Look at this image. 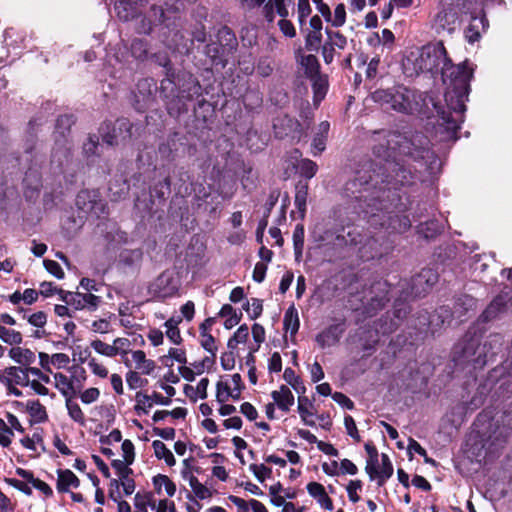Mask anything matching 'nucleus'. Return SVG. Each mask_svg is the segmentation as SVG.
<instances>
[{
	"mask_svg": "<svg viewBox=\"0 0 512 512\" xmlns=\"http://www.w3.org/2000/svg\"><path fill=\"white\" fill-rule=\"evenodd\" d=\"M512 306V289L505 286L501 292L496 295L487 305L485 310L479 316V321L483 323L494 321L507 313Z\"/></svg>",
	"mask_w": 512,
	"mask_h": 512,
	"instance_id": "nucleus-6",
	"label": "nucleus"
},
{
	"mask_svg": "<svg viewBox=\"0 0 512 512\" xmlns=\"http://www.w3.org/2000/svg\"><path fill=\"white\" fill-rule=\"evenodd\" d=\"M216 398L218 402L224 403L229 399L231 386L227 382L219 381L216 385Z\"/></svg>",
	"mask_w": 512,
	"mask_h": 512,
	"instance_id": "nucleus-57",
	"label": "nucleus"
},
{
	"mask_svg": "<svg viewBox=\"0 0 512 512\" xmlns=\"http://www.w3.org/2000/svg\"><path fill=\"white\" fill-rule=\"evenodd\" d=\"M399 151L409 157L419 166L417 172H426L428 175H436L440 172L441 161L430 149L429 139L421 132L405 135L398 142Z\"/></svg>",
	"mask_w": 512,
	"mask_h": 512,
	"instance_id": "nucleus-4",
	"label": "nucleus"
},
{
	"mask_svg": "<svg viewBox=\"0 0 512 512\" xmlns=\"http://www.w3.org/2000/svg\"><path fill=\"white\" fill-rule=\"evenodd\" d=\"M283 324L286 332H290L291 335H295L298 332L300 321L294 306L289 307L285 312Z\"/></svg>",
	"mask_w": 512,
	"mask_h": 512,
	"instance_id": "nucleus-31",
	"label": "nucleus"
},
{
	"mask_svg": "<svg viewBox=\"0 0 512 512\" xmlns=\"http://www.w3.org/2000/svg\"><path fill=\"white\" fill-rule=\"evenodd\" d=\"M154 454L158 459H163L168 466H174L176 463L173 453L160 441L155 440L152 443Z\"/></svg>",
	"mask_w": 512,
	"mask_h": 512,
	"instance_id": "nucleus-34",
	"label": "nucleus"
},
{
	"mask_svg": "<svg viewBox=\"0 0 512 512\" xmlns=\"http://www.w3.org/2000/svg\"><path fill=\"white\" fill-rule=\"evenodd\" d=\"M474 305V300L473 298H471L470 296H463L462 298H459L457 303L455 304V311L453 313L450 312V310L443 306V307H440L437 311H436V314L432 316V319L430 321V323L432 325H438L439 323L436 322L437 320H440L441 324H450L451 323V320L452 318L456 317V318H461V316L463 315V311H467L468 309L472 308Z\"/></svg>",
	"mask_w": 512,
	"mask_h": 512,
	"instance_id": "nucleus-10",
	"label": "nucleus"
},
{
	"mask_svg": "<svg viewBox=\"0 0 512 512\" xmlns=\"http://www.w3.org/2000/svg\"><path fill=\"white\" fill-rule=\"evenodd\" d=\"M5 377V385H19V386H28L29 385V377L26 374L25 368L21 366H11L7 367L4 370Z\"/></svg>",
	"mask_w": 512,
	"mask_h": 512,
	"instance_id": "nucleus-21",
	"label": "nucleus"
},
{
	"mask_svg": "<svg viewBox=\"0 0 512 512\" xmlns=\"http://www.w3.org/2000/svg\"><path fill=\"white\" fill-rule=\"evenodd\" d=\"M244 309L250 313L252 319H255L262 313V302L257 298H252L251 302L248 301L244 306Z\"/></svg>",
	"mask_w": 512,
	"mask_h": 512,
	"instance_id": "nucleus-55",
	"label": "nucleus"
},
{
	"mask_svg": "<svg viewBox=\"0 0 512 512\" xmlns=\"http://www.w3.org/2000/svg\"><path fill=\"white\" fill-rule=\"evenodd\" d=\"M250 470L260 482H263L271 473V469L264 464H251Z\"/></svg>",
	"mask_w": 512,
	"mask_h": 512,
	"instance_id": "nucleus-59",
	"label": "nucleus"
},
{
	"mask_svg": "<svg viewBox=\"0 0 512 512\" xmlns=\"http://www.w3.org/2000/svg\"><path fill=\"white\" fill-rule=\"evenodd\" d=\"M182 322V317H171L164 323L166 329L165 334L167 338L175 345H179L182 342V337L178 325Z\"/></svg>",
	"mask_w": 512,
	"mask_h": 512,
	"instance_id": "nucleus-29",
	"label": "nucleus"
},
{
	"mask_svg": "<svg viewBox=\"0 0 512 512\" xmlns=\"http://www.w3.org/2000/svg\"><path fill=\"white\" fill-rule=\"evenodd\" d=\"M271 396L278 408L284 412L289 411L294 405V395L285 385H282L279 390L273 391Z\"/></svg>",
	"mask_w": 512,
	"mask_h": 512,
	"instance_id": "nucleus-24",
	"label": "nucleus"
},
{
	"mask_svg": "<svg viewBox=\"0 0 512 512\" xmlns=\"http://www.w3.org/2000/svg\"><path fill=\"white\" fill-rule=\"evenodd\" d=\"M178 288L179 283L174 274L165 271L149 285V293L154 297L164 299L175 295Z\"/></svg>",
	"mask_w": 512,
	"mask_h": 512,
	"instance_id": "nucleus-7",
	"label": "nucleus"
},
{
	"mask_svg": "<svg viewBox=\"0 0 512 512\" xmlns=\"http://www.w3.org/2000/svg\"><path fill=\"white\" fill-rule=\"evenodd\" d=\"M5 482L16 488L17 490L23 492L25 495H32V488L28 485V483L26 482H23V481H20L18 479H15V478H5Z\"/></svg>",
	"mask_w": 512,
	"mask_h": 512,
	"instance_id": "nucleus-61",
	"label": "nucleus"
},
{
	"mask_svg": "<svg viewBox=\"0 0 512 512\" xmlns=\"http://www.w3.org/2000/svg\"><path fill=\"white\" fill-rule=\"evenodd\" d=\"M137 404L135 405V411L138 415L147 414L148 409L152 407L153 403L160 405H169L171 399L164 397L160 393L154 392L152 395H147L142 392H137L135 395Z\"/></svg>",
	"mask_w": 512,
	"mask_h": 512,
	"instance_id": "nucleus-15",
	"label": "nucleus"
},
{
	"mask_svg": "<svg viewBox=\"0 0 512 512\" xmlns=\"http://www.w3.org/2000/svg\"><path fill=\"white\" fill-rule=\"evenodd\" d=\"M100 396V391L98 388H94V387H91V388H88L86 390H84L81 394H80V399L81 401L84 403V404H91L95 401H97V399L99 398Z\"/></svg>",
	"mask_w": 512,
	"mask_h": 512,
	"instance_id": "nucleus-60",
	"label": "nucleus"
},
{
	"mask_svg": "<svg viewBox=\"0 0 512 512\" xmlns=\"http://www.w3.org/2000/svg\"><path fill=\"white\" fill-rule=\"evenodd\" d=\"M132 125L127 119H120L116 121L112 134H107L103 137V141L108 145H117L119 141L126 140L131 137Z\"/></svg>",
	"mask_w": 512,
	"mask_h": 512,
	"instance_id": "nucleus-18",
	"label": "nucleus"
},
{
	"mask_svg": "<svg viewBox=\"0 0 512 512\" xmlns=\"http://www.w3.org/2000/svg\"><path fill=\"white\" fill-rule=\"evenodd\" d=\"M90 346L100 355L114 357L113 344H107L99 339L93 340Z\"/></svg>",
	"mask_w": 512,
	"mask_h": 512,
	"instance_id": "nucleus-45",
	"label": "nucleus"
},
{
	"mask_svg": "<svg viewBox=\"0 0 512 512\" xmlns=\"http://www.w3.org/2000/svg\"><path fill=\"white\" fill-rule=\"evenodd\" d=\"M329 130L330 124L328 121L319 123L311 144L314 156L321 154L325 150Z\"/></svg>",
	"mask_w": 512,
	"mask_h": 512,
	"instance_id": "nucleus-22",
	"label": "nucleus"
},
{
	"mask_svg": "<svg viewBox=\"0 0 512 512\" xmlns=\"http://www.w3.org/2000/svg\"><path fill=\"white\" fill-rule=\"evenodd\" d=\"M293 6L292 0H268L263 6V16L268 22H273L276 16L280 19L288 17Z\"/></svg>",
	"mask_w": 512,
	"mask_h": 512,
	"instance_id": "nucleus-14",
	"label": "nucleus"
},
{
	"mask_svg": "<svg viewBox=\"0 0 512 512\" xmlns=\"http://www.w3.org/2000/svg\"><path fill=\"white\" fill-rule=\"evenodd\" d=\"M288 17L281 18L278 21V27L284 36L293 38L296 36V29L293 23L287 19Z\"/></svg>",
	"mask_w": 512,
	"mask_h": 512,
	"instance_id": "nucleus-54",
	"label": "nucleus"
},
{
	"mask_svg": "<svg viewBox=\"0 0 512 512\" xmlns=\"http://www.w3.org/2000/svg\"><path fill=\"white\" fill-rule=\"evenodd\" d=\"M438 281V274L433 269H423L412 279V292L415 296L426 294Z\"/></svg>",
	"mask_w": 512,
	"mask_h": 512,
	"instance_id": "nucleus-12",
	"label": "nucleus"
},
{
	"mask_svg": "<svg viewBox=\"0 0 512 512\" xmlns=\"http://www.w3.org/2000/svg\"><path fill=\"white\" fill-rule=\"evenodd\" d=\"M153 485L158 494L161 493L162 487L165 488L166 494L173 497L176 493V485L166 475L158 474L153 477Z\"/></svg>",
	"mask_w": 512,
	"mask_h": 512,
	"instance_id": "nucleus-35",
	"label": "nucleus"
},
{
	"mask_svg": "<svg viewBox=\"0 0 512 512\" xmlns=\"http://www.w3.org/2000/svg\"><path fill=\"white\" fill-rule=\"evenodd\" d=\"M327 41L338 49H344L347 45V38L340 32L326 31Z\"/></svg>",
	"mask_w": 512,
	"mask_h": 512,
	"instance_id": "nucleus-46",
	"label": "nucleus"
},
{
	"mask_svg": "<svg viewBox=\"0 0 512 512\" xmlns=\"http://www.w3.org/2000/svg\"><path fill=\"white\" fill-rule=\"evenodd\" d=\"M129 465L130 464H127L124 460L116 459L112 461V467L116 470L117 475L121 480L130 477L132 474V469L129 468Z\"/></svg>",
	"mask_w": 512,
	"mask_h": 512,
	"instance_id": "nucleus-48",
	"label": "nucleus"
},
{
	"mask_svg": "<svg viewBox=\"0 0 512 512\" xmlns=\"http://www.w3.org/2000/svg\"><path fill=\"white\" fill-rule=\"evenodd\" d=\"M344 330L340 325H331L316 336L321 348L331 347L338 343Z\"/></svg>",
	"mask_w": 512,
	"mask_h": 512,
	"instance_id": "nucleus-19",
	"label": "nucleus"
},
{
	"mask_svg": "<svg viewBox=\"0 0 512 512\" xmlns=\"http://www.w3.org/2000/svg\"><path fill=\"white\" fill-rule=\"evenodd\" d=\"M201 337V346L212 355V357H215L217 352V345L215 343V338L209 334H203L200 335Z\"/></svg>",
	"mask_w": 512,
	"mask_h": 512,
	"instance_id": "nucleus-52",
	"label": "nucleus"
},
{
	"mask_svg": "<svg viewBox=\"0 0 512 512\" xmlns=\"http://www.w3.org/2000/svg\"><path fill=\"white\" fill-rule=\"evenodd\" d=\"M311 401L306 396L298 397V412L302 421L308 426H314L313 413L309 410L312 407Z\"/></svg>",
	"mask_w": 512,
	"mask_h": 512,
	"instance_id": "nucleus-33",
	"label": "nucleus"
},
{
	"mask_svg": "<svg viewBox=\"0 0 512 512\" xmlns=\"http://www.w3.org/2000/svg\"><path fill=\"white\" fill-rule=\"evenodd\" d=\"M70 156V146L67 145V142L57 143L52 152V162L59 167H63L69 162Z\"/></svg>",
	"mask_w": 512,
	"mask_h": 512,
	"instance_id": "nucleus-30",
	"label": "nucleus"
},
{
	"mask_svg": "<svg viewBox=\"0 0 512 512\" xmlns=\"http://www.w3.org/2000/svg\"><path fill=\"white\" fill-rule=\"evenodd\" d=\"M348 237L350 238L346 242L358 246V251L362 258L370 259L374 258L378 254L379 243L374 237H368L361 235L356 228L348 231Z\"/></svg>",
	"mask_w": 512,
	"mask_h": 512,
	"instance_id": "nucleus-9",
	"label": "nucleus"
},
{
	"mask_svg": "<svg viewBox=\"0 0 512 512\" xmlns=\"http://www.w3.org/2000/svg\"><path fill=\"white\" fill-rule=\"evenodd\" d=\"M208 385H209V380L208 378H202L196 388H193L192 386H189V385H186L185 387V393L187 395L188 394V391H192L197 397L201 398V399H205L207 398V388H208Z\"/></svg>",
	"mask_w": 512,
	"mask_h": 512,
	"instance_id": "nucleus-47",
	"label": "nucleus"
},
{
	"mask_svg": "<svg viewBox=\"0 0 512 512\" xmlns=\"http://www.w3.org/2000/svg\"><path fill=\"white\" fill-rule=\"evenodd\" d=\"M18 312L23 315V319H26L31 326L36 328L32 336L35 338L43 337L45 333L43 328L47 323V314L43 311L27 314V311L23 308H19Z\"/></svg>",
	"mask_w": 512,
	"mask_h": 512,
	"instance_id": "nucleus-20",
	"label": "nucleus"
},
{
	"mask_svg": "<svg viewBox=\"0 0 512 512\" xmlns=\"http://www.w3.org/2000/svg\"><path fill=\"white\" fill-rule=\"evenodd\" d=\"M115 10L120 19L128 21L138 14L136 7L132 6L128 0H119L115 5Z\"/></svg>",
	"mask_w": 512,
	"mask_h": 512,
	"instance_id": "nucleus-36",
	"label": "nucleus"
},
{
	"mask_svg": "<svg viewBox=\"0 0 512 512\" xmlns=\"http://www.w3.org/2000/svg\"><path fill=\"white\" fill-rule=\"evenodd\" d=\"M385 170L393 173V175L389 174L382 179V183H386L387 186H391L389 189H396L398 185L411 184L413 183V179L416 177L410 171L396 163L387 162Z\"/></svg>",
	"mask_w": 512,
	"mask_h": 512,
	"instance_id": "nucleus-11",
	"label": "nucleus"
},
{
	"mask_svg": "<svg viewBox=\"0 0 512 512\" xmlns=\"http://www.w3.org/2000/svg\"><path fill=\"white\" fill-rule=\"evenodd\" d=\"M346 21V8L343 3H339L335 8L334 12H331V19L329 22L334 27H341Z\"/></svg>",
	"mask_w": 512,
	"mask_h": 512,
	"instance_id": "nucleus-42",
	"label": "nucleus"
},
{
	"mask_svg": "<svg viewBox=\"0 0 512 512\" xmlns=\"http://www.w3.org/2000/svg\"><path fill=\"white\" fill-rule=\"evenodd\" d=\"M53 379L55 388L65 397V399L75 396L76 389L72 379L60 372L54 373Z\"/></svg>",
	"mask_w": 512,
	"mask_h": 512,
	"instance_id": "nucleus-26",
	"label": "nucleus"
},
{
	"mask_svg": "<svg viewBox=\"0 0 512 512\" xmlns=\"http://www.w3.org/2000/svg\"><path fill=\"white\" fill-rule=\"evenodd\" d=\"M126 382L131 390L142 388L146 385L147 380L143 379L137 371H129L126 374Z\"/></svg>",
	"mask_w": 512,
	"mask_h": 512,
	"instance_id": "nucleus-44",
	"label": "nucleus"
},
{
	"mask_svg": "<svg viewBox=\"0 0 512 512\" xmlns=\"http://www.w3.org/2000/svg\"><path fill=\"white\" fill-rule=\"evenodd\" d=\"M307 491L311 497H313L317 503L326 510L333 509V502L325 491L322 484L318 482H310L307 485Z\"/></svg>",
	"mask_w": 512,
	"mask_h": 512,
	"instance_id": "nucleus-23",
	"label": "nucleus"
},
{
	"mask_svg": "<svg viewBox=\"0 0 512 512\" xmlns=\"http://www.w3.org/2000/svg\"><path fill=\"white\" fill-rule=\"evenodd\" d=\"M317 170V164L310 159H304L300 163L301 175L308 179L312 178L316 174Z\"/></svg>",
	"mask_w": 512,
	"mask_h": 512,
	"instance_id": "nucleus-49",
	"label": "nucleus"
},
{
	"mask_svg": "<svg viewBox=\"0 0 512 512\" xmlns=\"http://www.w3.org/2000/svg\"><path fill=\"white\" fill-rule=\"evenodd\" d=\"M132 359L135 362V368L142 374L150 375L155 369V362L151 359H147L142 350L133 351Z\"/></svg>",
	"mask_w": 512,
	"mask_h": 512,
	"instance_id": "nucleus-28",
	"label": "nucleus"
},
{
	"mask_svg": "<svg viewBox=\"0 0 512 512\" xmlns=\"http://www.w3.org/2000/svg\"><path fill=\"white\" fill-rule=\"evenodd\" d=\"M0 340L8 345L15 347L23 342V336L17 330L7 328L4 325H0Z\"/></svg>",
	"mask_w": 512,
	"mask_h": 512,
	"instance_id": "nucleus-32",
	"label": "nucleus"
},
{
	"mask_svg": "<svg viewBox=\"0 0 512 512\" xmlns=\"http://www.w3.org/2000/svg\"><path fill=\"white\" fill-rule=\"evenodd\" d=\"M27 409L38 422H43L48 418L45 407L38 400L28 401Z\"/></svg>",
	"mask_w": 512,
	"mask_h": 512,
	"instance_id": "nucleus-40",
	"label": "nucleus"
},
{
	"mask_svg": "<svg viewBox=\"0 0 512 512\" xmlns=\"http://www.w3.org/2000/svg\"><path fill=\"white\" fill-rule=\"evenodd\" d=\"M219 34L225 35L228 43L226 45L219 43H211L206 46L205 50L206 55L209 56L213 63L216 64L223 62L224 54L233 48V45L236 41L235 36L231 33V31L228 28L221 29Z\"/></svg>",
	"mask_w": 512,
	"mask_h": 512,
	"instance_id": "nucleus-13",
	"label": "nucleus"
},
{
	"mask_svg": "<svg viewBox=\"0 0 512 512\" xmlns=\"http://www.w3.org/2000/svg\"><path fill=\"white\" fill-rule=\"evenodd\" d=\"M79 484V479L71 470L58 471L57 490L59 492H68L71 487L77 488Z\"/></svg>",
	"mask_w": 512,
	"mask_h": 512,
	"instance_id": "nucleus-27",
	"label": "nucleus"
},
{
	"mask_svg": "<svg viewBox=\"0 0 512 512\" xmlns=\"http://www.w3.org/2000/svg\"><path fill=\"white\" fill-rule=\"evenodd\" d=\"M44 267L45 269L50 273L52 274L53 276H55L57 279H63L65 274H64V271L62 270L61 266L59 265V263H57L56 261L54 260H44Z\"/></svg>",
	"mask_w": 512,
	"mask_h": 512,
	"instance_id": "nucleus-56",
	"label": "nucleus"
},
{
	"mask_svg": "<svg viewBox=\"0 0 512 512\" xmlns=\"http://www.w3.org/2000/svg\"><path fill=\"white\" fill-rule=\"evenodd\" d=\"M403 69L408 76L419 73L441 74L443 84L446 86L445 106L435 98L429 101L442 120L440 125H446L444 137L456 139L460 124L464 121L465 101L469 94L472 69L466 64L453 65L442 42L428 43L411 51L403 60Z\"/></svg>",
	"mask_w": 512,
	"mask_h": 512,
	"instance_id": "nucleus-1",
	"label": "nucleus"
},
{
	"mask_svg": "<svg viewBox=\"0 0 512 512\" xmlns=\"http://www.w3.org/2000/svg\"><path fill=\"white\" fill-rule=\"evenodd\" d=\"M73 397L66 398V408L68 411V415L75 422L84 425L85 424V416L81 409V407L72 400Z\"/></svg>",
	"mask_w": 512,
	"mask_h": 512,
	"instance_id": "nucleus-37",
	"label": "nucleus"
},
{
	"mask_svg": "<svg viewBox=\"0 0 512 512\" xmlns=\"http://www.w3.org/2000/svg\"><path fill=\"white\" fill-rule=\"evenodd\" d=\"M371 97L374 102L379 103L386 109H392L403 114H421L427 118L436 117L435 133L439 135L441 141L450 140L444 137L446 125H440L442 120L429 101L434 98L433 96L398 85L388 89H377Z\"/></svg>",
	"mask_w": 512,
	"mask_h": 512,
	"instance_id": "nucleus-2",
	"label": "nucleus"
},
{
	"mask_svg": "<svg viewBox=\"0 0 512 512\" xmlns=\"http://www.w3.org/2000/svg\"><path fill=\"white\" fill-rule=\"evenodd\" d=\"M501 345V336L491 335L489 340L481 343L476 335H465L453 348L452 359L456 365H472L474 369L482 368L495 354V349Z\"/></svg>",
	"mask_w": 512,
	"mask_h": 512,
	"instance_id": "nucleus-3",
	"label": "nucleus"
},
{
	"mask_svg": "<svg viewBox=\"0 0 512 512\" xmlns=\"http://www.w3.org/2000/svg\"><path fill=\"white\" fill-rule=\"evenodd\" d=\"M368 454L365 470L371 480H376L378 486H383L385 482L393 474V466L387 454H381V469H377L378 465V452L377 449L369 444L365 445Z\"/></svg>",
	"mask_w": 512,
	"mask_h": 512,
	"instance_id": "nucleus-5",
	"label": "nucleus"
},
{
	"mask_svg": "<svg viewBox=\"0 0 512 512\" xmlns=\"http://www.w3.org/2000/svg\"><path fill=\"white\" fill-rule=\"evenodd\" d=\"M88 367L91 369L93 374L100 378H106L108 375L107 368L104 365L98 363L95 358H91L88 361Z\"/></svg>",
	"mask_w": 512,
	"mask_h": 512,
	"instance_id": "nucleus-62",
	"label": "nucleus"
},
{
	"mask_svg": "<svg viewBox=\"0 0 512 512\" xmlns=\"http://www.w3.org/2000/svg\"><path fill=\"white\" fill-rule=\"evenodd\" d=\"M456 20V13L452 9H442L434 16L432 27L437 33L446 31L451 34L456 28Z\"/></svg>",
	"mask_w": 512,
	"mask_h": 512,
	"instance_id": "nucleus-17",
	"label": "nucleus"
},
{
	"mask_svg": "<svg viewBox=\"0 0 512 512\" xmlns=\"http://www.w3.org/2000/svg\"><path fill=\"white\" fill-rule=\"evenodd\" d=\"M112 344L113 350L115 351L114 357L117 355L124 357L131 351V342L128 338H116Z\"/></svg>",
	"mask_w": 512,
	"mask_h": 512,
	"instance_id": "nucleus-43",
	"label": "nucleus"
},
{
	"mask_svg": "<svg viewBox=\"0 0 512 512\" xmlns=\"http://www.w3.org/2000/svg\"><path fill=\"white\" fill-rule=\"evenodd\" d=\"M50 362L55 368L62 369V368H65L69 364L70 358L65 353H55V354L51 355Z\"/></svg>",
	"mask_w": 512,
	"mask_h": 512,
	"instance_id": "nucleus-64",
	"label": "nucleus"
},
{
	"mask_svg": "<svg viewBox=\"0 0 512 512\" xmlns=\"http://www.w3.org/2000/svg\"><path fill=\"white\" fill-rule=\"evenodd\" d=\"M307 194V185L297 186V191L295 194V206L300 211H305Z\"/></svg>",
	"mask_w": 512,
	"mask_h": 512,
	"instance_id": "nucleus-53",
	"label": "nucleus"
},
{
	"mask_svg": "<svg viewBox=\"0 0 512 512\" xmlns=\"http://www.w3.org/2000/svg\"><path fill=\"white\" fill-rule=\"evenodd\" d=\"M362 488V482L360 480H351L347 485V493L350 501L356 503L360 500V497L357 493L358 490Z\"/></svg>",
	"mask_w": 512,
	"mask_h": 512,
	"instance_id": "nucleus-58",
	"label": "nucleus"
},
{
	"mask_svg": "<svg viewBox=\"0 0 512 512\" xmlns=\"http://www.w3.org/2000/svg\"><path fill=\"white\" fill-rule=\"evenodd\" d=\"M293 243L295 252L301 254L304 246V227L298 224L293 232Z\"/></svg>",
	"mask_w": 512,
	"mask_h": 512,
	"instance_id": "nucleus-50",
	"label": "nucleus"
},
{
	"mask_svg": "<svg viewBox=\"0 0 512 512\" xmlns=\"http://www.w3.org/2000/svg\"><path fill=\"white\" fill-rule=\"evenodd\" d=\"M249 336L248 326L241 325L234 333V335L228 340L227 347L229 350H234L238 344L245 343Z\"/></svg>",
	"mask_w": 512,
	"mask_h": 512,
	"instance_id": "nucleus-38",
	"label": "nucleus"
},
{
	"mask_svg": "<svg viewBox=\"0 0 512 512\" xmlns=\"http://www.w3.org/2000/svg\"><path fill=\"white\" fill-rule=\"evenodd\" d=\"M188 480L190 487L193 490L196 497H198L199 499H206L211 496V492L209 491V489L202 483H200L199 480L194 475L190 474Z\"/></svg>",
	"mask_w": 512,
	"mask_h": 512,
	"instance_id": "nucleus-41",
	"label": "nucleus"
},
{
	"mask_svg": "<svg viewBox=\"0 0 512 512\" xmlns=\"http://www.w3.org/2000/svg\"><path fill=\"white\" fill-rule=\"evenodd\" d=\"M121 449L123 452L124 461L127 462V464H132L134 461V445L133 443L126 439L122 442Z\"/></svg>",
	"mask_w": 512,
	"mask_h": 512,
	"instance_id": "nucleus-63",
	"label": "nucleus"
},
{
	"mask_svg": "<svg viewBox=\"0 0 512 512\" xmlns=\"http://www.w3.org/2000/svg\"><path fill=\"white\" fill-rule=\"evenodd\" d=\"M8 356L17 364L21 366H29L36 360V355L33 351L17 345L8 351Z\"/></svg>",
	"mask_w": 512,
	"mask_h": 512,
	"instance_id": "nucleus-25",
	"label": "nucleus"
},
{
	"mask_svg": "<svg viewBox=\"0 0 512 512\" xmlns=\"http://www.w3.org/2000/svg\"><path fill=\"white\" fill-rule=\"evenodd\" d=\"M305 60L308 65H310L312 68L315 67V70H317L318 63L315 56L309 55ZM311 81L314 92V101L319 103L325 97L328 87L327 79L325 76L320 75L317 71H315V73L311 75Z\"/></svg>",
	"mask_w": 512,
	"mask_h": 512,
	"instance_id": "nucleus-16",
	"label": "nucleus"
},
{
	"mask_svg": "<svg viewBox=\"0 0 512 512\" xmlns=\"http://www.w3.org/2000/svg\"><path fill=\"white\" fill-rule=\"evenodd\" d=\"M306 47L310 50H316L321 44L322 32L306 31Z\"/></svg>",
	"mask_w": 512,
	"mask_h": 512,
	"instance_id": "nucleus-51",
	"label": "nucleus"
},
{
	"mask_svg": "<svg viewBox=\"0 0 512 512\" xmlns=\"http://www.w3.org/2000/svg\"><path fill=\"white\" fill-rule=\"evenodd\" d=\"M312 12L309 0H298L297 1V20L301 29L306 26V20Z\"/></svg>",
	"mask_w": 512,
	"mask_h": 512,
	"instance_id": "nucleus-39",
	"label": "nucleus"
},
{
	"mask_svg": "<svg viewBox=\"0 0 512 512\" xmlns=\"http://www.w3.org/2000/svg\"><path fill=\"white\" fill-rule=\"evenodd\" d=\"M59 294L66 304L76 310L95 311L101 302V298L92 293L65 292L60 289Z\"/></svg>",
	"mask_w": 512,
	"mask_h": 512,
	"instance_id": "nucleus-8",
	"label": "nucleus"
}]
</instances>
